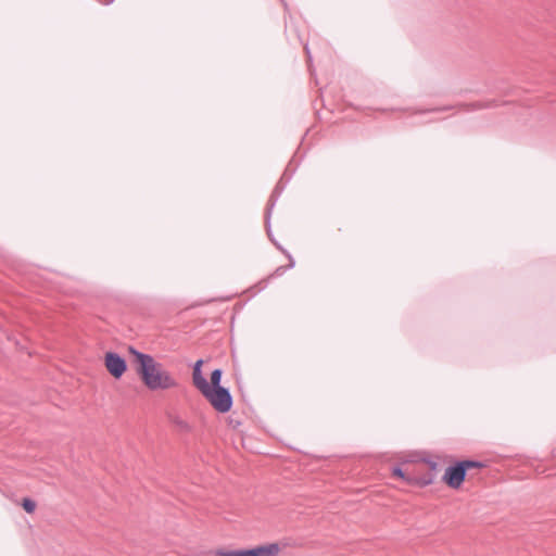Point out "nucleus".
Wrapping results in <instances>:
<instances>
[{"mask_svg":"<svg viewBox=\"0 0 556 556\" xmlns=\"http://www.w3.org/2000/svg\"><path fill=\"white\" fill-rule=\"evenodd\" d=\"M128 352L135 358L137 374L149 390H166L177 386L176 379L152 355L140 352L132 345L128 348Z\"/></svg>","mask_w":556,"mask_h":556,"instance_id":"f257e3e1","label":"nucleus"},{"mask_svg":"<svg viewBox=\"0 0 556 556\" xmlns=\"http://www.w3.org/2000/svg\"><path fill=\"white\" fill-rule=\"evenodd\" d=\"M203 359H198L193 365L192 380L195 388L210 402L213 408L226 414L230 412L233 404L232 395L228 388H213L210 386L202 372Z\"/></svg>","mask_w":556,"mask_h":556,"instance_id":"f03ea898","label":"nucleus"},{"mask_svg":"<svg viewBox=\"0 0 556 556\" xmlns=\"http://www.w3.org/2000/svg\"><path fill=\"white\" fill-rule=\"evenodd\" d=\"M419 462L425 463L429 466V472L426 475H421L416 464L415 459H406L404 463L407 465L406 468H403L401 465H396L392 468V475L409 485L425 488L431 483H433L435 476L438 464L435 460L429 457H422Z\"/></svg>","mask_w":556,"mask_h":556,"instance_id":"7ed1b4c3","label":"nucleus"},{"mask_svg":"<svg viewBox=\"0 0 556 556\" xmlns=\"http://www.w3.org/2000/svg\"><path fill=\"white\" fill-rule=\"evenodd\" d=\"M280 552L278 543H268L264 545H257L251 548H239V549H217L216 556H277Z\"/></svg>","mask_w":556,"mask_h":556,"instance_id":"20e7f679","label":"nucleus"},{"mask_svg":"<svg viewBox=\"0 0 556 556\" xmlns=\"http://www.w3.org/2000/svg\"><path fill=\"white\" fill-rule=\"evenodd\" d=\"M467 476V471L464 468L460 460H455L448 465L445 469L442 480L447 486L454 490H458L464 483Z\"/></svg>","mask_w":556,"mask_h":556,"instance_id":"39448f33","label":"nucleus"},{"mask_svg":"<svg viewBox=\"0 0 556 556\" xmlns=\"http://www.w3.org/2000/svg\"><path fill=\"white\" fill-rule=\"evenodd\" d=\"M104 365L109 374L115 379H121L127 370L126 358L117 352H106L104 355Z\"/></svg>","mask_w":556,"mask_h":556,"instance_id":"423d86ee","label":"nucleus"},{"mask_svg":"<svg viewBox=\"0 0 556 556\" xmlns=\"http://www.w3.org/2000/svg\"><path fill=\"white\" fill-rule=\"evenodd\" d=\"M283 178H281L277 185L275 186L269 199H268V203H267V207H266V211H270L273 212L277 201L279 200L280 195L282 194L285 188H286V185L287 182H283L282 180Z\"/></svg>","mask_w":556,"mask_h":556,"instance_id":"0eeeda50","label":"nucleus"},{"mask_svg":"<svg viewBox=\"0 0 556 556\" xmlns=\"http://www.w3.org/2000/svg\"><path fill=\"white\" fill-rule=\"evenodd\" d=\"M223 374H224V371L222 368H215L211 372V382H208L210 386H212L213 388H223L220 386Z\"/></svg>","mask_w":556,"mask_h":556,"instance_id":"6e6552de","label":"nucleus"},{"mask_svg":"<svg viewBox=\"0 0 556 556\" xmlns=\"http://www.w3.org/2000/svg\"><path fill=\"white\" fill-rule=\"evenodd\" d=\"M287 267L286 266H279L275 269V271L268 277V279L266 280H263V281H260L258 285H260V289L258 290H263L267 287L268 285V280L270 278H274V277H280L282 276L286 271H287Z\"/></svg>","mask_w":556,"mask_h":556,"instance_id":"1a4fd4ad","label":"nucleus"},{"mask_svg":"<svg viewBox=\"0 0 556 556\" xmlns=\"http://www.w3.org/2000/svg\"><path fill=\"white\" fill-rule=\"evenodd\" d=\"M172 421L175 426L178 427L180 431L189 432L191 430V426L186 420L181 419L179 416L173 417Z\"/></svg>","mask_w":556,"mask_h":556,"instance_id":"9d476101","label":"nucleus"},{"mask_svg":"<svg viewBox=\"0 0 556 556\" xmlns=\"http://www.w3.org/2000/svg\"><path fill=\"white\" fill-rule=\"evenodd\" d=\"M36 506V502L30 497H25L22 500V507L27 514L34 513Z\"/></svg>","mask_w":556,"mask_h":556,"instance_id":"9b49d317","label":"nucleus"},{"mask_svg":"<svg viewBox=\"0 0 556 556\" xmlns=\"http://www.w3.org/2000/svg\"><path fill=\"white\" fill-rule=\"evenodd\" d=\"M466 471L472 468H482L485 465L482 462L479 460H472V459H462L460 460Z\"/></svg>","mask_w":556,"mask_h":556,"instance_id":"f8f14e48","label":"nucleus"},{"mask_svg":"<svg viewBox=\"0 0 556 556\" xmlns=\"http://www.w3.org/2000/svg\"><path fill=\"white\" fill-rule=\"evenodd\" d=\"M271 213L270 211H266L265 212V225H266V232H267V236L268 238L271 240V238H275L274 237V233H273V230H271V224H270V219H271Z\"/></svg>","mask_w":556,"mask_h":556,"instance_id":"ddd939ff","label":"nucleus"},{"mask_svg":"<svg viewBox=\"0 0 556 556\" xmlns=\"http://www.w3.org/2000/svg\"><path fill=\"white\" fill-rule=\"evenodd\" d=\"M271 242H273V243L275 244V247H276L280 252H282L286 256H287L288 254H290V252H289L287 249H285V248H283V247H282V245H281V244L276 240V239H275V238H271Z\"/></svg>","mask_w":556,"mask_h":556,"instance_id":"4468645a","label":"nucleus"},{"mask_svg":"<svg viewBox=\"0 0 556 556\" xmlns=\"http://www.w3.org/2000/svg\"><path fill=\"white\" fill-rule=\"evenodd\" d=\"M271 242H273V243L275 244V247H276L280 252H282L286 256H287L288 254H290V252H289L287 249H285V248H283V247H282V245H281V244L276 240V239H275V238H271Z\"/></svg>","mask_w":556,"mask_h":556,"instance_id":"2eb2a0df","label":"nucleus"},{"mask_svg":"<svg viewBox=\"0 0 556 556\" xmlns=\"http://www.w3.org/2000/svg\"><path fill=\"white\" fill-rule=\"evenodd\" d=\"M288 260H289V264L287 267V269H292L294 266H295V261L293 258V256L290 254L287 255Z\"/></svg>","mask_w":556,"mask_h":556,"instance_id":"dca6fc26","label":"nucleus"},{"mask_svg":"<svg viewBox=\"0 0 556 556\" xmlns=\"http://www.w3.org/2000/svg\"><path fill=\"white\" fill-rule=\"evenodd\" d=\"M114 0H101L102 3L104 4H111Z\"/></svg>","mask_w":556,"mask_h":556,"instance_id":"f3484780","label":"nucleus"},{"mask_svg":"<svg viewBox=\"0 0 556 556\" xmlns=\"http://www.w3.org/2000/svg\"><path fill=\"white\" fill-rule=\"evenodd\" d=\"M305 49H306V53H307L308 59H311V51L308 49V46H306Z\"/></svg>","mask_w":556,"mask_h":556,"instance_id":"a211bd4d","label":"nucleus"},{"mask_svg":"<svg viewBox=\"0 0 556 556\" xmlns=\"http://www.w3.org/2000/svg\"><path fill=\"white\" fill-rule=\"evenodd\" d=\"M479 108H481L480 104H475V106H473V109H479Z\"/></svg>","mask_w":556,"mask_h":556,"instance_id":"6ab92c4d","label":"nucleus"}]
</instances>
